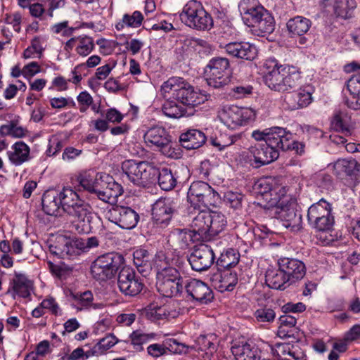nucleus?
I'll use <instances>...</instances> for the list:
<instances>
[{"label": "nucleus", "mask_w": 360, "mask_h": 360, "mask_svg": "<svg viewBox=\"0 0 360 360\" xmlns=\"http://www.w3.org/2000/svg\"><path fill=\"white\" fill-rule=\"evenodd\" d=\"M107 217L123 229L134 228L139 220V215L135 210L120 205H112L107 212Z\"/></svg>", "instance_id": "14"}, {"label": "nucleus", "mask_w": 360, "mask_h": 360, "mask_svg": "<svg viewBox=\"0 0 360 360\" xmlns=\"http://www.w3.org/2000/svg\"><path fill=\"white\" fill-rule=\"evenodd\" d=\"M180 19L186 26L197 30H209L213 27V20L198 1L186 3L180 13Z\"/></svg>", "instance_id": "5"}, {"label": "nucleus", "mask_w": 360, "mask_h": 360, "mask_svg": "<svg viewBox=\"0 0 360 360\" xmlns=\"http://www.w3.org/2000/svg\"><path fill=\"white\" fill-rule=\"evenodd\" d=\"M344 342L351 343L353 342H360V324H354L343 336Z\"/></svg>", "instance_id": "61"}, {"label": "nucleus", "mask_w": 360, "mask_h": 360, "mask_svg": "<svg viewBox=\"0 0 360 360\" xmlns=\"http://www.w3.org/2000/svg\"><path fill=\"white\" fill-rule=\"evenodd\" d=\"M143 139L147 146L156 147L164 155L172 158L176 157L177 144L172 141L171 135L165 127L155 126L149 128Z\"/></svg>", "instance_id": "9"}, {"label": "nucleus", "mask_w": 360, "mask_h": 360, "mask_svg": "<svg viewBox=\"0 0 360 360\" xmlns=\"http://www.w3.org/2000/svg\"><path fill=\"white\" fill-rule=\"evenodd\" d=\"M156 270L157 281L182 278L181 272L175 267L170 266L169 259L162 251L157 252L154 262Z\"/></svg>", "instance_id": "21"}, {"label": "nucleus", "mask_w": 360, "mask_h": 360, "mask_svg": "<svg viewBox=\"0 0 360 360\" xmlns=\"http://www.w3.org/2000/svg\"><path fill=\"white\" fill-rule=\"evenodd\" d=\"M162 112L171 118H180L191 114L187 112L184 105L177 104L174 101H166L162 105Z\"/></svg>", "instance_id": "48"}, {"label": "nucleus", "mask_w": 360, "mask_h": 360, "mask_svg": "<svg viewBox=\"0 0 360 360\" xmlns=\"http://www.w3.org/2000/svg\"><path fill=\"white\" fill-rule=\"evenodd\" d=\"M312 92L313 89L311 86H305L296 91L287 94L285 97V101L292 110L302 108L311 103Z\"/></svg>", "instance_id": "28"}, {"label": "nucleus", "mask_w": 360, "mask_h": 360, "mask_svg": "<svg viewBox=\"0 0 360 360\" xmlns=\"http://www.w3.org/2000/svg\"><path fill=\"white\" fill-rule=\"evenodd\" d=\"M207 83L215 89L221 88L230 82V63L224 57L212 58L206 65L205 70Z\"/></svg>", "instance_id": "10"}, {"label": "nucleus", "mask_w": 360, "mask_h": 360, "mask_svg": "<svg viewBox=\"0 0 360 360\" xmlns=\"http://www.w3.org/2000/svg\"><path fill=\"white\" fill-rule=\"evenodd\" d=\"M214 259V253L211 247L201 244L193 250L188 260L193 270L203 271L207 270L213 264Z\"/></svg>", "instance_id": "19"}, {"label": "nucleus", "mask_w": 360, "mask_h": 360, "mask_svg": "<svg viewBox=\"0 0 360 360\" xmlns=\"http://www.w3.org/2000/svg\"><path fill=\"white\" fill-rule=\"evenodd\" d=\"M224 49L228 55L239 59L253 60L257 56L256 46L249 42H230L226 44Z\"/></svg>", "instance_id": "24"}, {"label": "nucleus", "mask_w": 360, "mask_h": 360, "mask_svg": "<svg viewBox=\"0 0 360 360\" xmlns=\"http://www.w3.org/2000/svg\"><path fill=\"white\" fill-rule=\"evenodd\" d=\"M219 343L218 336L213 333L200 335L195 341L194 348L202 352V357L204 360H210L213 354L217 352Z\"/></svg>", "instance_id": "29"}, {"label": "nucleus", "mask_w": 360, "mask_h": 360, "mask_svg": "<svg viewBox=\"0 0 360 360\" xmlns=\"http://www.w3.org/2000/svg\"><path fill=\"white\" fill-rule=\"evenodd\" d=\"M210 240L220 232H221L226 226V219L225 216L219 212H210Z\"/></svg>", "instance_id": "44"}, {"label": "nucleus", "mask_w": 360, "mask_h": 360, "mask_svg": "<svg viewBox=\"0 0 360 360\" xmlns=\"http://www.w3.org/2000/svg\"><path fill=\"white\" fill-rule=\"evenodd\" d=\"M273 207L276 208V217L282 221L285 227L291 228L293 231H298L302 228V215L292 206L284 205L282 199L279 205Z\"/></svg>", "instance_id": "23"}, {"label": "nucleus", "mask_w": 360, "mask_h": 360, "mask_svg": "<svg viewBox=\"0 0 360 360\" xmlns=\"http://www.w3.org/2000/svg\"><path fill=\"white\" fill-rule=\"evenodd\" d=\"M355 122L352 115L345 109L335 110L330 120V127L345 136H350L354 129Z\"/></svg>", "instance_id": "27"}, {"label": "nucleus", "mask_w": 360, "mask_h": 360, "mask_svg": "<svg viewBox=\"0 0 360 360\" xmlns=\"http://www.w3.org/2000/svg\"><path fill=\"white\" fill-rule=\"evenodd\" d=\"M356 167L354 159H339L333 165L334 174L340 177L351 176L352 169Z\"/></svg>", "instance_id": "47"}, {"label": "nucleus", "mask_w": 360, "mask_h": 360, "mask_svg": "<svg viewBox=\"0 0 360 360\" xmlns=\"http://www.w3.org/2000/svg\"><path fill=\"white\" fill-rule=\"evenodd\" d=\"M164 342L167 352L168 351L176 354H181L187 352V346L184 343L179 342L176 339H166Z\"/></svg>", "instance_id": "58"}, {"label": "nucleus", "mask_w": 360, "mask_h": 360, "mask_svg": "<svg viewBox=\"0 0 360 360\" xmlns=\"http://www.w3.org/2000/svg\"><path fill=\"white\" fill-rule=\"evenodd\" d=\"M12 148L13 152H8L10 161L15 165H20L29 159L30 148L23 141L15 143Z\"/></svg>", "instance_id": "42"}, {"label": "nucleus", "mask_w": 360, "mask_h": 360, "mask_svg": "<svg viewBox=\"0 0 360 360\" xmlns=\"http://www.w3.org/2000/svg\"><path fill=\"white\" fill-rule=\"evenodd\" d=\"M290 349H294V347L290 343H276L274 347L272 348V352L279 359L283 358L282 356L288 355L290 352Z\"/></svg>", "instance_id": "64"}, {"label": "nucleus", "mask_w": 360, "mask_h": 360, "mask_svg": "<svg viewBox=\"0 0 360 360\" xmlns=\"http://www.w3.org/2000/svg\"><path fill=\"white\" fill-rule=\"evenodd\" d=\"M39 304L44 311L45 309H48L54 316L61 315V311L58 304L56 301V299L51 296L44 299L39 303Z\"/></svg>", "instance_id": "59"}, {"label": "nucleus", "mask_w": 360, "mask_h": 360, "mask_svg": "<svg viewBox=\"0 0 360 360\" xmlns=\"http://www.w3.org/2000/svg\"><path fill=\"white\" fill-rule=\"evenodd\" d=\"M326 5H331L335 14L343 19L352 18L357 6L355 0H326Z\"/></svg>", "instance_id": "36"}, {"label": "nucleus", "mask_w": 360, "mask_h": 360, "mask_svg": "<svg viewBox=\"0 0 360 360\" xmlns=\"http://www.w3.org/2000/svg\"><path fill=\"white\" fill-rule=\"evenodd\" d=\"M124 262V257L117 253L108 252L98 256L91 262V276L97 281L111 279Z\"/></svg>", "instance_id": "8"}, {"label": "nucleus", "mask_w": 360, "mask_h": 360, "mask_svg": "<svg viewBox=\"0 0 360 360\" xmlns=\"http://www.w3.org/2000/svg\"><path fill=\"white\" fill-rule=\"evenodd\" d=\"M158 184L162 190L163 191H171L172 190L176 184V179L174 176L170 169L164 167L159 170L158 169Z\"/></svg>", "instance_id": "49"}, {"label": "nucleus", "mask_w": 360, "mask_h": 360, "mask_svg": "<svg viewBox=\"0 0 360 360\" xmlns=\"http://www.w3.org/2000/svg\"><path fill=\"white\" fill-rule=\"evenodd\" d=\"M243 195L238 192L229 191L224 193V200L227 205L236 210L241 207Z\"/></svg>", "instance_id": "56"}, {"label": "nucleus", "mask_w": 360, "mask_h": 360, "mask_svg": "<svg viewBox=\"0 0 360 360\" xmlns=\"http://www.w3.org/2000/svg\"><path fill=\"white\" fill-rule=\"evenodd\" d=\"M205 133L199 129H190L181 134L179 141L182 147L188 149H197L201 147L206 141Z\"/></svg>", "instance_id": "32"}, {"label": "nucleus", "mask_w": 360, "mask_h": 360, "mask_svg": "<svg viewBox=\"0 0 360 360\" xmlns=\"http://www.w3.org/2000/svg\"><path fill=\"white\" fill-rule=\"evenodd\" d=\"M238 139L239 136L233 135L226 137L221 135L218 138L212 139L211 143L212 146L218 148L219 150H222L234 144Z\"/></svg>", "instance_id": "55"}, {"label": "nucleus", "mask_w": 360, "mask_h": 360, "mask_svg": "<svg viewBox=\"0 0 360 360\" xmlns=\"http://www.w3.org/2000/svg\"><path fill=\"white\" fill-rule=\"evenodd\" d=\"M254 188L270 207L279 205L281 200L285 198L286 195L285 187L277 185L275 180L271 177L259 179L255 183Z\"/></svg>", "instance_id": "13"}, {"label": "nucleus", "mask_w": 360, "mask_h": 360, "mask_svg": "<svg viewBox=\"0 0 360 360\" xmlns=\"http://www.w3.org/2000/svg\"><path fill=\"white\" fill-rule=\"evenodd\" d=\"M143 20V14L139 11H135L132 14L125 13L122 20L115 25V28L117 30H122L125 27L137 28L141 25Z\"/></svg>", "instance_id": "45"}, {"label": "nucleus", "mask_w": 360, "mask_h": 360, "mask_svg": "<svg viewBox=\"0 0 360 360\" xmlns=\"http://www.w3.org/2000/svg\"><path fill=\"white\" fill-rule=\"evenodd\" d=\"M347 89L352 100L347 99V106L353 110L360 109V73L354 75L347 82Z\"/></svg>", "instance_id": "38"}, {"label": "nucleus", "mask_w": 360, "mask_h": 360, "mask_svg": "<svg viewBox=\"0 0 360 360\" xmlns=\"http://www.w3.org/2000/svg\"><path fill=\"white\" fill-rule=\"evenodd\" d=\"M199 241L190 229H174L168 237V242L175 250H185L191 243Z\"/></svg>", "instance_id": "31"}, {"label": "nucleus", "mask_w": 360, "mask_h": 360, "mask_svg": "<svg viewBox=\"0 0 360 360\" xmlns=\"http://www.w3.org/2000/svg\"><path fill=\"white\" fill-rule=\"evenodd\" d=\"M179 315V312L172 309L170 305L159 306L156 304H151L146 309V316L153 321L174 319Z\"/></svg>", "instance_id": "35"}, {"label": "nucleus", "mask_w": 360, "mask_h": 360, "mask_svg": "<svg viewBox=\"0 0 360 360\" xmlns=\"http://www.w3.org/2000/svg\"><path fill=\"white\" fill-rule=\"evenodd\" d=\"M231 351L236 360L261 359L260 350L244 337L236 338L231 342Z\"/></svg>", "instance_id": "20"}, {"label": "nucleus", "mask_w": 360, "mask_h": 360, "mask_svg": "<svg viewBox=\"0 0 360 360\" xmlns=\"http://www.w3.org/2000/svg\"><path fill=\"white\" fill-rule=\"evenodd\" d=\"M184 289L188 296L200 304H208L214 300L212 290L201 280L186 279Z\"/></svg>", "instance_id": "18"}, {"label": "nucleus", "mask_w": 360, "mask_h": 360, "mask_svg": "<svg viewBox=\"0 0 360 360\" xmlns=\"http://www.w3.org/2000/svg\"><path fill=\"white\" fill-rule=\"evenodd\" d=\"M118 342V340L112 334H108L100 339L91 349V355H100L105 353L108 349Z\"/></svg>", "instance_id": "51"}, {"label": "nucleus", "mask_w": 360, "mask_h": 360, "mask_svg": "<svg viewBox=\"0 0 360 360\" xmlns=\"http://www.w3.org/2000/svg\"><path fill=\"white\" fill-rule=\"evenodd\" d=\"M57 195L61 210L69 215L77 217L75 227L78 233H89V205L82 200L78 194L69 187H64L60 191H57Z\"/></svg>", "instance_id": "2"}, {"label": "nucleus", "mask_w": 360, "mask_h": 360, "mask_svg": "<svg viewBox=\"0 0 360 360\" xmlns=\"http://www.w3.org/2000/svg\"><path fill=\"white\" fill-rule=\"evenodd\" d=\"M147 353L153 358H158L167 354L165 342L162 344L154 343L147 347Z\"/></svg>", "instance_id": "62"}, {"label": "nucleus", "mask_w": 360, "mask_h": 360, "mask_svg": "<svg viewBox=\"0 0 360 360\" xmlns=\"http://www.w3.org/2000/svg\"><path fill=\"white\" fill-rule=\"evenodd\" d=\"M292 134L285 129L274 127L268 129L266 143L272 149L279 153L281 150H288L290 148Z\"/></svg>", "instance_id": "22"}, {"label": "nucleus", "mask_w": 360, "mask_h": 360, "mask_svg": "<svg viewBox=\"0 0 360 360\" xmlns=\"http://www.w3.org/2000/svg\"><path fill=\"white\" fill-rule=\"evenodd\" d=\"M261 6L258 0H241L238 5L243 19Z\"/></svg>", "instance_id": "57"}, {"label": "nucleus", "mask_w": 360, "mask_h": 360, "mask_svg": "<svg viewBox=\"0 0 360 360\" xmlns=\"http://www.w3.org/2000/svg\"><path fill=\"white\" fill-rule=\"evenodd\" d=\"M188 202L194 210H201L216 206L220 200L219 193L207 183L193 181L187 193Z\"/></svg>", "instance_id": "7"}, {"label": "nucleus", "mask_w": 360, "mask_h": 360, "mask_svg": "<svg viewBox=\"0 0 360 360\" xmlns=\"http://www.w3.org/2000/svg\"><path fill=\"white\" fill-rule=\"evenodd\" d=\"M71 295L77 304L83 307H90V290H86L83 292H71Z\"/></svg>", "instance_id": "63"}, {"label": "nucleus", "mask_w": 360, "mask_h": 360, "mask_svg": "<svg viewBox=\"0 0 360 360\" xmlns=\"http://www.w3.org/2000/svg\"><path fill=\"white\" fill-rule=\"evenodd\" d=\"M281 270L285 272L291 283L302 279L306 274L304 264L297 259L283 257L278 261Z\"/></svg>", "instance_id": "25"}, {"label": "nucleus", "mask_w": 360, "mask_h": 360, "mask_svg": "<svg viewBox=\"0 0 360 360\" xmlns=\"http://www.w3.org/2000/svg\"><path fill=\"white\" fill-rule=\"evenodd\" d=\"M124 190L121 184L117 183L112 176L106 173H98L91 184V199L96 198L105 202L113 205Z\"/></svg>", "instance_id": "6"}, {"label": "nucleus", "mask_w": 360, "mask_h": 360, "mask_svg": "<svg viewBox=\"0 0 360 360\" xmlns=\"http://www.w3.org/2000/svg\"><path fill=\"white\" fill-rule=\"evenodd\" d=\"M252 28L254 34L259 37H265L274 32L275 29L274 18L270 13L266 15L263 20L257 22Z\"/></svg>", "instance_id": "46"}, {"label": "nucleus", "mask_w": 360, "mask_h": 360, "mask_svg": "<svg viewBox=\"0 0 360 360\" xmlns=\"http://www.w3.org/2000/svg\"><path fill=\"white\" fill-rule=\"evenodd\" d=\"M278 156V152L271 148L266 143H258L248 148V162L255 168L268 165Z\"/></svg>", "instance_id": "16"}, {"label": "nucleus", "mask_w": 360, "mask_h": 360, "mask_svg": "<svg viewBox=\"0 0 360 360\" xmlns=\"http://www.w3.org/2000/svg\"><path fill=\"white\" fill-rule=\"evenodd\" d=\"M199 210L191 221L190 230L199 241L210 240V212L204 210Z\"/></svg>", "instance_id": "30"}, {"label": "nucleus", "mask_w": 360, "mask_h": 360, "mask_svg": "<svg viewBox=\"0 0 360 360\" xmlns=\"http://www.w3.org/2000/svg\"><path fill=\"white\" fill-rule=\"evenodd\" d=\"M117 284L122 293L131 297L139 294L143 288L141 279L129 266H124L121 269L118 274Z\"/></svg>", "instance_id": "15"}, {"label": "nucleus", "mask_w": 360, "mask_h": 360, "mask_svg": "<svg viewBox=\"0 0 360 360\" xmlns=\"http://www.w3.org/2000/svg\"><path fill=\"white\" fill-rule=\"evenodd\" d=\"M158 335L155 333H146L141 330H134L129 336V341L136 352L143 350V345L151 340H155Z\"/></svg>", "instance_id": "40"}, {"label": "nucleus", "mask_w": 360, "mask_h": 360, "mask_svg": "<svg viewBox=\"0 0 360 360\" xmlns=\"http://www.w3.org/2000/svg\"><path fill=\"white\" fill-rule=\"evenodd\" d=\"M255 117L254 110L237 105H226L218 112L220 122L231 129H236L240 126L245 125Z\"/></svg>", "instance_id": "12"}, {"label": "nucleus", "mask_w": 360, "mask_h": 360, "mask_svg": "<svg viewBox=\"0 0 360 360\" xmlns=\"http://www.w3.org/2000/svg\"><path fill=\"white\" fill-rule=\"evenodd\" d=\"M270 13L266 10L263 6L257 8L256 11L250 13V15L243 18V20L244 23L248 27H252L259 22L261 20H263L266 15H268Z\"/></svg>", "instance_id": "54"}, {"label": "nucleus", "mask_w": 360, "mask_h": 360, "mask_svg": "<svg viewBox=\"0 0 360 360\" xmlns=\"http://www.w3.org/2000/svg\"><path fill=\"white\" fill-rule=\"evenodd\" d=\"M264 67L268 70L264 77V82L273 91L285 92L300 84L301 75L295 67L278 65L274 59L266 60Z\"/></svg>", "instance_id": "1"}, {"label": "nucleus", "mask_w": 360, "mask_h": 360, "mask_svg": "<svg viewBox=\"0 0 360 360\" xmlns=\"http://www.w3.org/2000/svg\"><path fill=\"white\" fill-rule=\"evenodd\" d=\"M311 25V22L309 19L300 15L290 18L286 24L288 32L294 36L306 34Z\"/></svg>", "instance_id": "41"}, {"label": "nucleus", "mask_w": 360, "mask_h": 360, "mask_svg": "<svg viewBox=\"0 0 360 360\" xmlns=\"http://www.w3.org/2000/svg\"><path fill=\"white\" fill-rule=\"evenodd\" d=\"M212 284L219 291H231L238 283V274L229 269H220L210 278Z\"/></svg>", "instance_id": "26"}, {"label": "nucleus", "mask_w": 360, "mask_h": 360, "mask_svg": "<svg viewBox=\"0 0 360 360\" xmlns=\"http://www.w3.org/2000/svg\"><path fill=\"white\" fill-rule=\"evenodd\" d=\"M42 210L50 216H57L61 210L58 204L57 191L49 190L44 193L41 198Z\"/></svg>", "instance_id": "37"}, {"label": "nucleus", "mask_w": 360, "mask_h": 360, "mask_svg": "<svg viewBox=\"0 0 360 360\" xmlns=\"http://www.w3.org/2000/svg\"><path fill=\"white\" fill-rule=\"evenodd\" d=\"M307 220L309 225L317 231L330 230L334 224L330 205L323 199L311 205L308 209Z\"/></svg>", "instance_id": "11"}, {"label": "nucleus", "mask_w": 360, "mask_h": 360, "mask_svg": "<svg viewBox=\"0 0 360 360\" xmlns=\"http://www.w3.org/2000/svg\"><path fill=\"white\" fill-rule=\"evenodd\" d=\"M149 259L150 255L146 250L138 249L133 253L134 264L142 274L147 273L150 269Z\"/></svg>", "instance_id": "50"}, {"label": "nucleus", "mask_w": 360, "mask_h": 360, "mask_svg": "<svg viewBox=\"0 0 360 360\" xmlns=\"http://www.w3.org/2000/svg\"><path fill=\"white\" fill-rule=\"evenodd\" d=\"M186 280L184 278L174 280H164L156 282L158 292L165 297H172L181 295L184 289Z\"/></svg>", "instance_id": "34"}, {"label": "nucleus", "mask_w": 360, "mask_h": 360, "mask_svg": "<svg viewBox=\"0 0 360 360\" xmlns=\"http://www.w3.org/2000/svg\"><path fill=\"white\" fill-rule=\"evenodd\" d=\"M175 202L170 198H160L153 205L152 219L161 228L167 227L175 212Z\"/></svg>", "instance_id": "17"}, {"label": "nucleus", "mask_w": 360, "mask_h": 360, "mask_svg": "<svg viewBox=\"0 0 360 360\" xmlns=\"http://www.w3.org/2000/svg\"><path fill=\"white\" fill-rule=\"evenodd\" d=\"M5 23L11 25L15 32L19 33L21 31L22 15L19 12L12 14H6L4 18Z\"/></svg>", "instance_id": "60"}, {"label": "nucleus", "mask_w": 360, "mask_h": 360, "mask_svg": "<svg viewBox=\"0 0 360 360\" xmlns=\"http://www.w3.org/2000/svg\"><path fill=\"white\" fill-rule=\"evenodd\" d=\"M265 282L269 288L276 290H284L292 284L280 266L277 269L271 268L266 270Z\"/></svg>", "instance_id": "33"}, {"label": "nucleus", "mask_w": 360, "mask_h": 360, "mask_svg": "<svg viewBox=\"0 0 360 360\" xmlns=\"http://www.w3.org/2000/svg\"><path fill=\"white\" fill-rule=\"evenodd\" d=\"M254 316L257 322L271 323L276 318V312L271 307L264 306L257 309L254 313Z\"/></svg>", "instance_id": "52"}, {"label": "nucleus", "mask_w": 360, "mask_h": 360, "mask_svg": "<svg viewBox=\"0 0 360 360\" xmlns=\"http://www.w3.org/2000/svg\"><path fill=\"white\" fill-rule=\"evenodd\" d=\"M162 94L172 91L175 100L184 107L194 108L208 100V96L195 89L182 77H172L164 82L161 86Z\"/></svg>", "instance_id": "3"}, {"label": "nucleus", "mask_w": 360, "mask_h": 360, "mask_svg": "<svg viewBox=\"0 0 360 360\" xmlns=\"http://www.w3.org/2000/svg\"><path fill=\"white\" fill-rule=\"evenodd\" d=\"M11 284L13 294L23 298L30 297L32 283L25 275L16 274Z\"/></svg>", "instance_id": "39"}, {"label": "nucleus", "mask_w": 360, "mask_h": 360, "mask_svg": "<svg viewBox=\"0 0 360 360\" xmlns=\"http://www.w3.org/2000/svg\"><path fill=\"white\" fill-rule=\"evenodd\" d=\"M123 174L134 185L146 188L153 184L158 175V168L146 162L127 160L122 163Z\"/></svg>", "instance_id": "4"}, {"label": "nucleus", "mask_w": 360, "mask_h": 360, "mask_svg": "<svg viewBox=\"0 0 360 360\" xmlns=\"http://www.w3.org/2000/svg\"><path fill=\"white\" fill-rule=\"evenodd\" d=\"M240 254L236 249L229 248L224 250L217 261V265L220 269H229L238 264Z\"/></svg>", "instance_id": "43"}, {"label": "nucleus", "mask_w": 360, "mask_h": 360, "mask_svg": "<svg viewBox=\"0 0 360 360\" xmlns=\"http://www.w3.org/2000/svg\"><path fill=\"white\" fill-rule=\"evenodd\" d=\"M90 72V58H89L85 63H82L77 65L72 74L74 76L69 79L70 82L77 84L82 79L83 77H86Z\"/></svg>", "instance_id": "53"}]
</instances>
